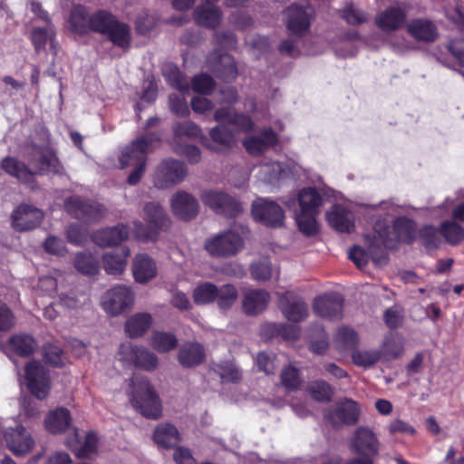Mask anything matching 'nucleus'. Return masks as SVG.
Masks as SVG:
<instances>
[{
	"label": "nucleus",
	"instance_id": "obj_1",
	"mask_svg": "<svg viewBox=\"0 0 464 464\" xmlns=\"http://www.w3.org/2000/svg\"><path fill=\"white\" fill-rule=\"evenodd\" d=\"M29 164L35 172L30 170L24 163L14 158L7 157L2 160V168L9 175L34 188L35 173L53 172L60 174L63 167L55 154L48 148L32 147L25 154Z\"/></svg>",
	"mask_w": 464,
	"mask_h": 464
},
{
	"label": "nucleus",
	"instance_id": "obj_2",
	"mask_svg": "<svg viewBox=\"0 0 464 464\" xmlns=\"http://www.w3.org/2000/svg\"><path fill=\"white\" fill-rule=\"evenodd\" d=\"M129 386V399L137 411L150 419L161 416L160 401L146 378L134 376Z\"/></svg>",
	"mask_w": 464,
	"mask_h": 464
},
{
	"label": "nucleus",
	"instance_id": "obj_3",
	"mask_svg": "<svg viewBox=\"0 0 464 464\" xmlns=\"http://www.w3.org/2000/svg\"><path fill=\"white\" fill-rule=\"evenodd\" d=\"M143 218L148 225L144 226L140 221H135L134 237L142 242L155 241L158 231L169 226V220L163 208L155 202L147 203L143 208Z\"/></svg>",
	"mask_w": 464,
	"mask_h": 464
},
{
	"label": "nucleus",
	"instance_id": "obj_4",
	"mask_svg": "<svg viewBox=\"0 0 464 464\" xmlns=\"http://www.w3.org/2000/svg\"><path fill=\"white\" fill-rule=\"evenodd\" d=\"M373 229L381 238L378 247L392 248L396 242L411 243L415 238V224L404 217L396 218L392 229L381 221L375 223Z\"/></svg>",
	"mask_w": 464,
	"mask_h": 464
},
{
	"label": "nucleus",
	"instance_id": "obj_5",
	"mask_svg": "<svg viewBox=\"0 0 464 464\" xmlns=\"http://www.w3.org/2000/svg\"><path fill=\"white\" fill-rule=\"evenodd\" d=\"M245 240L235 229H227L208 237L204 244L206 251L214 257H230L243 250Z\"/></svg>",
	"mask_w": 464,
	"mask_h": 464
},
{
	"label": "nucleus",
	"instance_id": "obj_6",
	"mask_svg": "<svg viewBox=\"0 0 464 464\" xmlns=\"http://www.w3.org/2000/svg\"><path fill=\"white\" fill-rule=\"evenodd\" d=\"M160 140L159 135L148 133L132 140L121 152L119 157L121 168L146 164L147 155L155 150Z\"/></svg>",
	"mask_w": 464,
	"mask_h": 464
},
{
	"label": "nucleus",
	"instance_id": "obj_7",
	"mask_svg": "<svg viewBox=\"0 0 464 464\" xmlns=\"http://www.w3.org/2000/svg\"><path fill=\"white\" fill-rule=\"evenodd\" d=\"M361 409L359 404L352 399H343L324 412V420L334 428L344 425H354L358 422Z\"/></svg>",
	"mask_w": 464,
	"mask_h": 464
},
{
	"label": "nucleus",
	"instance_id": "obj_8",
	"mask_svg": "<svg viewBox=\"0 0 464 464\" xmlns=\"http://www.w3.org/2000/svg\"><path fill=\"white\" fill-rule=\"evenodd\" d=\"M134 302V294L129 286L119 285L106 291L101 305L106 314L116 316L130 309Z\"/></svg>",
	"mask_w": 464,
	"mask_h": 464
},
{
	"label": "nucleus",
	"instance_id": "obj_9",
	"mask_svg": "<svg viewBox=\"0 0 464 464\" xmlns=\"http://www.w3.org/2000/svg\"><path fill=\"white\" fill-rule=\"evenodd\" d=\"M367 243L368 251H365L362 247L354 246L348 253L349 258L359 268H362L367 265L370 258L377 266H383L387 263V255L384 251L386 246L378 247L381 244V238L377 236L375 231L373 232L372 238L367 236L365 238Z\"/></svg>",
	"mask_w": 464,
	"mask_h": 464
},
{
	"label": "nucleus",
	"instance_id": "obj_10",
	"mask_svg": "<svg viewBox=\"0 0 464 464\" xmlns=\"http://www.w3.org/2000/svg\"><path fill=\"white\" fill-rule=\"evenodd\" d=\"M188 169L186 165L177 160H162L153 175V183L159 188H169L184 180Z\"/></svg>",
	"mask_w": 464,
	"mask_h": 464
},
{
	"label": "nucleus",
	"instance_id": "obj_11",
	"mask_svg": "<svg viewBox=\"0 0 464 464\" xmlns=\"http://www.w3.org/2000/svg\"><path fill=\"white\" fill-rule=\"evenodd\" d=\"M119 360L126 364L135 365L146 371H152L158 366L157 355L143 346L133 345L127 342L121 343L118 353Z\"/></svg>",
	"mask_w": 464,
	"mask_h": 464
},
{
	"label": "nucleus",
	"instance_id": "obj_12",
	"mask_svg": "<svg viewBox=\"0 0 464 464\" xmlns=\"http://www.w3.org/2000/svg\"><path fill=\"white\" fill-rule=\"evenodd\" d=\"M253 218L271 227H281L285 220L283 208L275 201L266 198H258L252 203Z\"/></svg>",
	"mask_w": 464,
	"mask_h": 464
},
{
	"label": "nucleus",
	"instance_id": "obj_13",
	"mask_svg": "<svg viewBox=\"0 0 464 464\" xmlns=\"http://www.w3.org/2000/svg\"><path fill=\"white\" fill-rule=\"evenodd\" d=\"M202 202L217 214L236 217L242 212L240 202L228 194L219 190H207L201 195Z\"/></svg>",
	"mask_w": 464,
	"mask_h": 464
},
{
	"label": "nucleus",
	"instance_id": "obj_14",
	"mask_svg": "<svg viewBox=\"0 0 464 464\" xmlns=\"http://www.w3.org/2000/svg\"><path fill=\"white\" fill-rule=\"evenodd\" d=\"M24 380L31 393L39 400L47 397L50 391L48 371L40 362L32 361L25 366Z\"/></svg>",
	"mask_w": 464,
	"mask_h": 464
},
{
	"label": "nucleus",
	"instance_id": "obj_15",
	"mask_svg": "<svg viewBox=\"0 0 464 464\" xmlns=\"http://www.w3.org/2000/svg\"><path fill=\"white\" fill-rule=\"evenodd\" d=\"M65 209L72 217L87 222H94L105 214L102 205L95 202L84 201L79 197H70L65 201Z\"/></svg>",
	"mask_w": 464,
	"mask_h": 464
},
{
	"label": "nucleus",
	"instance_id": "obj_16",
	"mask_svg": "<svg viewBox=\"0 0 464 464\" xmlns=\"http://www.w3.org/2000/svg\"><path fill=\"white\" fill-rule=\"evenodd\" d=\"M4 438L7 448L15 456L26 455L34 446L32 435L21 424L6 428L4 430Z\"/></svg>",
	"mask_w": 464,
	"mask_h": 464
},
{
	"label": "nucleus",
	"instance_id": "obj_17",
	"mask_svg": "<svg viewBox=\"0 0 464 464\" xmlns=\"http://www.w3.org/2000/svg\"><path fill=\"white\" fill-rule=\"evenodd\" d=\"M343 298L340 294L329 293L314 300V312L322 318L335 321L343 316Z\"/></svg>",
	"mask_w": 464,
	"mask_h": 464
},
{
	"label": "nucleus",
	"instance_id": "obj_18",
	"mask_svg": "<svg viewBox=\"0 0 464 464\" xmlns=\"http://www.w3.org/2000/svg\"><path fill=\"white\" fill-rule=\"evenodd\" d=\"M278 305L285 317L292 322H301L308 315L304 299L295 292L287 291L278 298Z\"/></svg>",
	"mask_w": 464,
	"mask_h": 464
},
{
	"label": "nucleus",
	"instance_id": "obj_19",
	"mask_svg": "<svg viewBox=\"0 0 464 464\" xmlns=\"http://www.w3.org/2000/svg\"><path fill=\"white\" fill-rule=\"evenodd\" d=\"M406 18L407 8L404 4L392 5L376 14L375 24L383 32L396 31L405 24Z\"/></svg>",
	"mask_w": 464,
	"mask_h": 464
},
{
	"label": "nucleus",
	"instance_id": "obj_20",
	"mask_svg": "<svg viewBox=\"0 0 464 464\" xmlns=\"http://www.w3.org/2000/svg\"><path fill=\"white\" fill-rule=\"evenodd\" d=\"M353 450L362 457L372 459L378 454L379 440L372 430L359 427L351 440Z\"/></svg>",
	"mask_w": 464,
	"mask_h": 464
},
{
	"label": "nucleus",
	"instance_id": "obj_21",
	"mask_svg": "<svg viewBox=\"0 0 464 464\" xmlns=\"http://www.w3.org/2000/svg\"><path fill=\"white\" fill-rule=\"evenodd\" d=\"M44 218L41 209L31 205H20L12 214V226L17 231H26L40 225Z\"/></svg>",
	"mask_w": 464,
	"mask_h": 464
},
{
	"label": "nucleus",
	"instance_id": "obj_22",
	"mask_svg": "<svg viewBox=\"0 0 464 464\" xmlns=\"http://www.w3.org/2000/svg\"><path fill=\"white\" fill-rule=\"evenodd\" d=\"M313 9L309 6L292 5L286 10L287 29L291 34L301 35L307 32L310 27V21L313 15Z\"/></svg>",
	"mask_w": 464,
	"mask_h": 464
},
{
	"label": "nucleus",
	"instance_id": "obj_23",
	"mask_svg": "<svg viewBox=\"0 0 464 464\" xmlns=\"http://www.w3.org/2000/svg\"><path fill=\"white\" fill-rule=\"evenodd\" d=\"M208 66L224 82L236 79L237 69L233 57L227 53H212L208 58Z\"/></svg>",
	"mask_w": 464,
	"mask_h": 464
},
{
	"label": "nucleus",
	"instance_id": "obj_24",
	"mask_svg": "<svg viewBox=\"0 0 464 464\" xmlns=\"http://www.w3.org/2000/svg\"><path fill=\"white\" fill-rule=\"evenodd\" d=\"M171 208L174 215L179 218L190 220L198 215V203L191 194L179 191L172 196Z\"/></svg>",
	"mask_w": 464,
	"mask_h": 464
},
{
	"label": "nucleus",
	"instance_id": "obj_25",
	"mask_svg": "<svg viewBox=\"0 0 464 464\" xmlns=\"http://www.w3.org/2000/svg\"><path fill=\"white\" fill-rule=\"evenodd\" d=\"M158 273L155 260L147 254H138L132 262V274L136 282L145 284L152 280Z\"/></svg>",
	"mask_w": 464,
	"mask_h": 464
},
{
	"label": "nucleus",
	"instance_id": "obj_26",
	"mask_svg": "<svg viewBox=\"0 0 464 464\" xmlns=\"http://www.w3.org/2000/svg\"><path fill=\"white\" fill-rule=\"evenodd\" d=\"M298 169L299 166L295 164L291 167L284 168L277 161H267L259 166L256 177L264 183L274 184L282 177H285L288 174L298 173Z\"/></svg>",
	"mask_w": 464,
	"mask_h": 464
},
{
	"label": "nucleus",
	"instance_id": "obj_27",
	"mask_svg": "<svg viewBox=\"0 0 464 464\" xmlns=\"http://www.w3.org/2000/svg\"><path fill=\"white\" fill-rule=\"evenodd\" d=\"M129 237V229L125 225L108 227L94 232L92 240L100 246H111L121 244Z\"/></svg>",
	"mask_w": 464,
	"mask_h": 464
},
{
	"label": "nucleus",
	"instance_id": "obj_28",
	"mask_svg": "<svg viewBox=\"0 0 464 464\" xmlns=\"http://www.w3.org/2000/svg\"><path fill=\"white\" fill-rule=\"evenodd\" d=\"M214 120L218 122H226L234 125L238 131L250 132L254 129V121L250 117L237 113L228 108H221L216 111Z\"/></svg>",
	"mask_w": 464,
	"mask_h": 464
},
{
	"label": "nucleus",
	"instance_id": "obj_29",
	"mask_svg": "<svg viewBox=\"0 0 464 464\" xmlns=\"http://www.w3.org/2000/svg\"><path fill=\"white\" fill-rule=\"evenodd\" d=\"M209 136L211 140L220 148L218 149L216 146L210 144L208 141L203 142V145L215 151H228L233 149L237 144V138L235 133L228 130L227 127L219 125L212 128L209 130Z\"/></svg>",
	"mask_w": 464,
	"mask_h": 464
},
{
	"label": "nucleus",
	"instance_id": "obj_30",
	"mask_svg": "<svg viewBox=\"0 0 464 464\" xmlns=\"http://www.w3.org/2000/svg\"><path fill=\"white\" fill-rule=\"evenodd\" d=\"M406 29L411 37L420 42L430 43L438 36L436 25L427 19H413L407 24Z\"/></svg>",
	"mask_w": 464,
	"mask_h": 464
},
{
	"label": "nucleus",
	"instance_id": "obj_31",
	"mask_svg": "<svg viewBox=\"0 0 464 464\" xmlns=\"http://www.w3.org/2000/svg\"><path fill=\"white\" fill-rule=\"evenodd\" d=\"M130 254L129 247L124 246L121 250L106 253L102 256V265L108 275L120 276L127 266V260Z\"/></svg>",
	"mask_w": 464,
	"mask_h": 464
},
{
	"label": "nucleus",
	"instance_id": "obj_32",
	"mask_svg": "<svg viewBox=\"0 0 464 464\" xmlns=\"http://www.w3.org/2000/svg\"><path fill=\"white\" fill-rule=\"evenodd\" d=\"M276 142V134L270 129H264L260 132V137L252 136L245 139L243 140V146L248 153L258 155Z\"/></svg>",
	"mask_w": 464,
	"mask_h": 464
},
{
	"label": "nucleus",
	"instance_id": "obj_33",
	"mask_svg": "<svg viewBox=\"0 0 464 464\" xmlns=\"http://www.w3.org/2000/svg\"><path fill=\"white\" fill-rule=\"evenodd\" d=\"M270 300L269 293L261 289L248 290L243 298V309L247 314H256L266 307Z\"/></svg>",
	"mask_w": 464,
	"mask_h": 464
},
{
	"label": "nucleus",
	"instance_id": "obj_34",
	"mask_svg": "<svg viewBox=\"0 0 464 464\" xmlns=\"http://www.w3.org/2000/svg\"><path fill=\"white\" fill-rule=\"evenodd\" d=\"M205 350L198 343H187L179 351V363L186 368L195 367L205 360Z\"/></svg>",
	"mask_w": 464,
	"mask_h": 464
},
{
	"label": "nucleus",
	"instance_id": "obj_35",
	"mask_svg": "<svg viewBox=\"0 0 464 464\" xmlns=\"http://www.w3.org/2000/svg\"><path fill=\"white\" fill-rule=\"evenodd\" d=\"M326 218L331 227L341 232H350L353 227V216L345 208L333 207L326 214Z\"/></svg>",
	"mask_w": 464,
	"mask_h": 464
},
{
	"label": "nucleus",
	"instance_id": "obj_36",
	"mask_svg": "<svg viewBox=\"0 0 464 464\" xmlns=\"http://www.w3.org/2000/svg\"><path fill=\"white\" fill-rule=\"evenodd\" d=\"M221 15L219 8L211 3H205L194 11V19L197 24L208 28L217 27L220 24Z\"/></svg>",
	"mask_w": 464,
	"mask_h": 464
},
{
	"label": "nucleus",
	"instance_id": "obj_37",
	"mask_svg": "<svg viewBox=\"0 0 464 464\" xmlns=\"http://www.w3.org/2000/svg\"><path fill=\"white\" fill-rule=\"evenodd\" d=\"M152 324V316L149 313H138L125 323V332L130 338L143 335Z\"/></svg>",
	"mask_w": 464,
	"mask_h": 464
},
{
	"label": "nucleus",
	"instance_id": "obj_38",
	"mask_svg": "<svg viewBox=\"0 0 464 464\" xmlns=\"http://www.w3.org/2000/svg\"><path fill=\"white\" fill-rule=\"evenodd\" d=\"M71 423V415L67 409L60 407L51 411L44 420V425L52 433H62Z\"/></svg>",
	"mask_w": 464,
	"mask_h": 464
},
{
	"label": "nucleus",
	"instance_id": "obj_39",
	"mask_svg": "<svg viewBox=\"0 0 464 464\" xmlns=\"http://www.w3.org/2000/svg\"><path fill=\"white\" fill-rule=\"evenodd\" d=\"M157 445L162 448H172L179 441V433L175 426L162 423L157 426L153 434Z\"/></svg>",
	"mask_w": 464,
	"mask_h": 464
},
{
	"label": "nucleus",
	"instance_id": "obj_40",
	"mask_svg": "<svg viewBox=\"0 0 464 464\" xmlns=\"http://www.w3.org/2000/svg\"><path fill=\"white\" fill-rule=\"evenodd\" d=\"M173 140L172 146L182 144L183 140H192L201 136L202 131L199 126L191 121L177 122L172 127Z\"/></svg>",
	"mask_w": 464,
	"mask_h": 464
},
{
	"label": "nucleus",
	"instance_id": "obj_41",
	"mask_svg": "<svg viewBox=\"0 0 464 464\" xmlns=\"http://www.w3.org/2000/svg\"><path fill=\"white\" fill-rule=\"evenodd\" d=\"M73 266L79 273L85 276H94L100 269L98 256L88 251L76 254Z\"/></svg>",
	"mask_w": 464,
	"mask_h": 464
},
{
	"label": "nucleus",
	"instance_id": "obj_42",
	"mask_svg": "<svg viewBox=\"0 0 464 464\" xmlns=\"http://www.w3.org/2000/svg\"><path fill=\"white\" fill-rule=\"evenodd\" d=\"M298 202L301 211L319 213L323 198L314 188H304L298 193Z\"/></svg>",
	"mask_w": 464,
	"mask_h": 464
},
{
	"label": "nucleus",
	"instance_id": "obj_43",
	"mask_svg": "<svg viewBox=\"0 0 464 464\" xmlns=\"http://www.w3.org/2000/svg\"><path fill=\"white\" fill-rule=\"evenodd\" d=\"M9 349L20 356H28L37 349L35 340L28 334H14L8 340Z\"/></svg>",
	"mask_w": 464,
	"mask_h": 464
},
{
	"label": "nucleus",
	"instance_id": "obj_44",
	"mask_svg": "<svg viewBox=\"0 0 464 464\" xmlns=\"http://www.w3.org/2000/svg\"><path fill=\"white\" fill-rule=\"evenodd\" d=\"M104 34L108 35L109 39L116 46L123 49L130 46L131 39L130 28L124 23H120L116 20Z\"/></svg>",
	"mask_w": 464,
	"mask_h": 464
},
{
	"label": "nucleus",
	"instance_id": "obj_45",
	"mask_svg": "<svg viewBox=\"0 0 464 464\" xmlns=\"http://www.w3.org/2000/svg\"><path fill=\"white\" fill-rule=\"evenodd\" d=\"M89 16L85 7L82 5H75L71 12L70 15V29L77 34H84L90 29Z\"/></svg>",
	"mask_w": 464,
	"mask_h": 464
},
{
	"label": "nucleus",
	"instance_id": "obj_46",
	"mask_svg": "<svg viewBox=\"0 0 464 464\" xmlns=\"http://www.w3.org/2000/svg\"><path fill=\"white\" fill-rule=\"evenodd\" d=\"M163 75L169 85L181 93L188 92L189 83L174 64H166L163 68Z\"/></svg>",
	"mask_w": 464,
	"mask_h": 464
},
{
	"label": "nucleus",
	"instance_id": "obj_47",
	"mask_svg": "<svg viewBox=\"0 0 464 464\" xmlns=\"http://www.w3.org/2000/svg\"><path fill=\"white\" fill-rule=\"evenodd\" d=\"M68 446L74 451L78 458H92L97 451L98 437L95 432L89 431L82 444L77 446L74 445L72 441L69 440Z\"/></svg>",
	"mask_w": 464,
	"mask_h": 464
},
{
	"label": "nucleus",
	"instance_id": "obj_48",
	"mask_svg": "<svg viewBox=\"0 0 464 464\" xmlns=\"http://www.w3.org/2000/svg\"><path fill=\"white\" fill-rule=\"evenodd\" d=\"M218 294V286L216 285L205 282L195 287L192 296L196 304L202 305L215 301Z\"/></svg>",
	"mask_w": 464,
	"mask_h": 464
},
{
	"label": "nucleus",
	"instance_id": "obj_49",
	"mask_svg": "<svg viewBox=\"0 0 464 464\" xmlns=\"http://www.w3.org/2000/svg\"><path fill=\"white\" fill-rule=\"evenodd\" d=\"M318 213H310L301 211L295 213V220L299 230L306 236H314L319 230V226L316 221V215Z\"/></svg>",
	"mask_w": 464,
	"mask_h": 464
},
{
	"label": "nucleus",
	"instance_id": "obj_50",
	"mask_svg": "<svg viewBox=\"0 0 464 464\" xmlns=\"http://www.w3.org/2000/svg\"><path fill=\"white\" fill-rule=\"evenodd\" d=\"M150 344L159 353H166L177 346L178 339L171 333L155 332L151 335Z\"/></svg>",
	"mask_w": 464,
	"mask_h": 464
},
{
	"label": "nucleus",
	"instance_id": "obj_51",
	"mask_svg": "<svg viewBox=\"0 0 464 464\" xmlns=\"http://www.w3.org/2000/svg\"><path fill=\"white\" fill-rule=\"evenodd\" d=\"M250 272L253 278L257 281H266L273 276H276V278L279 277V271L273 269L271 262L267 259L253 263Z\"/></svg>",
	"mask_w": 464,
	"mask_h": 464
},
{
	"label": "nucleus",
	"instance_id": "obj_52",
	"mask_svg": "<svg viewBox=\"0 0 464 464\" xmlns=\"http://www.w3.org/2000/svg\"><path fill=\"white\" fill-rule=\"evenodd\" d=\"M116 18L106 11H98L89 18L90 29L104 34Z\"/></svg>",
	"mask_w": 464,
	"mask_h": 464
},
{
	"label": "nucleus",
	"instance_id": "obj_53",
	"mask_svg": "<svg viewBox=\"0 0 464 464\" xmlns=\"http://www.w3.org/2000/svg\"><path fill=\"white\" fill-rule=\"evenodd\" d=\"M440 235L449 244L457 245L464 240V228L455 221H446L440 226Z\"/></svg>",
	"mask_w": 464,
	"mask_h": 464
},
{
	"label": "nucleus",
	"instance_id": "obj_54",
	"mask_svg": "<svg viewBox=\"0 0 464 464\" xmlns=\"http://www.w3.org/2000/svg\"><path fill=\"white\" fill-rule=\"evenodd\" d=\"M218 292L215 301L221 310H227L237 299V290L233 285H223L218 287Z\"/></svg>",
	"mask_w": 464,
	"mask_h": 464
},
{
	"label": "nucleus",
	"instance_id": "obj_55",
	"mask_svg": "<svg viewBox=\"0 0 464 464\" xmlns=\"http://www.w3.org/2000/svg\"><path fill=\"white\" fill-rule=\"evenodd\" d=\"M45 24H46L44 27H35L31 33V40L36 52H39L41 49L44 48L47 42L52 41L54 35L53 24L51 23Z\"/></svg>",
	"mask_w": 464,
	"mask_h": 464
},
{
	"label": "nucleus",
	"instance_id": "obj_56",
	"mask_svg": "<svg viewBox=\"0 0 464 464\" xmlns=\"http://www.w3.org/2000/svg\"><path fill=\"white\" fill-rule=\"evenodd\" d=\"M381 358V352L378 350H356L352 354L354 364L364 368L370 367Z\"/></svg>",
	"mask_w": 464,
	"mask_h": 464
},
{
	"label": "nucleus",
	"instance_id": "obj_57",
	"mask_svg": "<svg viewBox=\"0 0 464 464\" xmlns=\"http://www.w3.org/2000/svg\"><path fill=\"white\" fill-rule=\"evenodd\" d=\"M340 15L344 21L352 25L363 24L369 18V15L366 12L358 8L353 4H350L343 10H341Z\"/></svg>",
	"mask_w": 464,
	"mask_h": 464
},
{
	"label": "nucleus",
	"instance_id": "obj_58",
	"mask_svg": "<svg viewBox=\"0 0 464 464\" xmlns=\"http://www.w3.org/2000/svg\"><path fill=\"white\" fill-rule=\"evenodd\" d=\"M335 342L339 349H351L357 344L358 335L352 328L340 327L336 333Z\"/></svg>",
	"mask_w": 464,
	"mask_h": 464
},
{
	"label": "nucleus",
	"instance_id": "obj_59",
	"mask_svg": "<svg viewBox=\"0 0 464 464\" xmlns=\"http://www.w3.org/2000/svg\"><path fill=\"white\" fill-rule=\"evenodd\" d=\"M215 372L219 374L222 382H237L241 378V372L231 362H225L217 364L215 367Z\"/></svg>",
	"mask_w": 464,
	"mask_h": 464
},
{
	"label": "nucleus",
	"instance_id": "obj_60",
	"mask_svg": "<svg viewBox=\"0 0 464 464\" xmlns=\"http://www.w3.org/2000/svg\"><path fill=\"white\" fill-rule=\"evenodd\" d=\"M309 392L318 401H329L333 395L331 386L324 381H316L309 385Z\"/></svg>",
	"mask_w": 464,
	"mask_h": 464
},
{
	"label": "nucleus",
	"instance_id": "obj_61",
	"mask_svg": "<svg viewBox=\"0 0 464 464\" xmlns=\"http://www.w3.org/2000/svg\"><path fill=\"white\" fill-rule=\"evenodd\" d=\"M214 86V80L207 73L196 75L191 80V88L198 93L208 94L213 91Z\"/></svg>",
	"mask_w": 464,
	"mask_h": 464
},
{
	"label": "nucleus",
	"instance_id": "obj_62",
	"mask_svg": "<svg viewBox=\"0 0 464 464\" xmlns=\"http://www.w3.org/2000/svg\"><path fill=\"white\" fill-rule=\"evenodd\" d=\"M68 242L74 246H82L88 239V233L85 227L78 224H72L66 229Z\"/></svg>",
	"mask_w": 464,
	"mask_h": 464
},
{
	"label": "nucleus",
	"instance_id": "obj_63",
	"mask_svg": "<svg viewBox=\"0 0 464 464\" xmlns=\"http://www.w3.org/2000/svg\"><path fill=\"white\" fill-rule=\"evenodd\" d=\"M44 357L47 363L55 367L63 365L65 361L62 349L53 343H48L44 346Z\"/></svg>",
	"mask_w": 464,
	"mask_h": 464
},
{
	"label": "nucleus",
	"instance_id": "obj_64",
	"mask_svg": "<svg viewBox=\"0 0 464 464\" xmlns=\"http://www.w3.org/2000/svg\"><path fill=\"white\" fill-rule=\"evenodd\" d=\"M440 231L439 232L432 226H424L420 230V238L422 244L428 248L437 247L440 243Z\"/></svg>",
	"mask_w": 464,
	"mask_h": 464
}]
</instances>
